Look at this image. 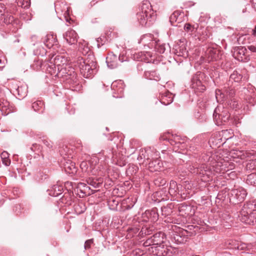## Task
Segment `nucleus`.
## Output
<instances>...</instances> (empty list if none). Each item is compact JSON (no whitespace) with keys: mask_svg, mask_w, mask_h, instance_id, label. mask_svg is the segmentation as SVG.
Returning <instances> with one entry per match:
<instances>
[{"mask_svg":"<svg viewBox=\"0 0 256 256\" xmlns=\"http://www.w3.org/2000/svg\"><path fill=\"white\" fill-rule=\"evenodd\" d=\"M198 28V25H192L189 23H186L184 26V30L187 32H195Z\"/></svg>","mask_w":256,"mask_h":256,"instance_id":"obj_30","label":"nucleus"},{"mask_svg":"<svg viewBox=\"0 0 256 256\" xmlns=\"http://www.w3.org/2000/svg\"><path fill=\"white\" fill-rule=\"evenodd\" d=\"M60 152L61 155L63 156L64 162H62V164L65 172L69 174H76L77 172V168L76 166L75 163L70 159L67 158L66 156V154L64 153L62 150Z\"/></svg>","mask_w":256,"mask_h":256,"instance_id":"obj_12","label":"nucleus"},{"mask_svg":"<svg viewBox=\"0 0 256 256\" xmlns=\"http://www.w3.org/2000/svg\"><path fill=\"white\" fill-rule=\"evenodd\" d=\"M248 48L252 52H256V46H248Z\"/></svg>","mask_w":256,"mask_h":256,"instance_id":"obj_50","label":"nucleus"},{"mask_svg":"<svg viewBox=\"0 0 256 256\" xmlns=\"http://www.w3.org/2000/svg\"><path fill=\"white\" fill-rule=\"evenodd\" d=\"M256 208L254 204L252 201H250L244 204L240 212L238 218L240 220L249 217L253 213H256Z\"/></svg>","mask_w":256,"mask_h":256,"instance_id":"obj_9","label":"nucleus"},{"mask_svg":"<svg viewBox=\"0 0 256 256\" xmlns=\"http://www.w3.org/2000/svg\"><path fill=\"white\" fill-rule=\"evenodd\" d=\"M68 59L62 56H56L54 58V68H57L58 71L62 67H64L67 64Z\"/></svg>","mask_w":256,"mask_h":256,"instance_id":"obj_19","label":"nucleus"},{"mask_svg":"<svg viewBox=\"0 0 256 256\" xmlns=\"http://www.w3.org/2000/svg\"><path fill=\"white\" fill-rule=\"evenodd\" d=\"M125 85L122 80H116L113 82L111 85L112 90L113 96L114 98H122Z\"/></svg>","mask_w":256,"mask_h":256,"instance_id":"obj_11","label":"nucleus"},{"mask_svg":"<svg viewBox=\"0 0 256 256\" xmlns=\"http://www.w3.org/2000/svg\"><path fill=\"white\" fill-rule=\"evenodd\" d=\"M202 77L201 72H198L192 79L191 88L196 93L203 92L206 90L205 86L202 84L200 80Z\"/></svg>","mask_w":256,"mask_h":256,"instance_id":"obj_10","label":"nucleus"},{"mask_svg":"<svg viewBox=\"0 0 256 256\" xmlns=\"http://www.w3.org/2000/svg\"><path fill=\"white\" fill-rule=\"evenodd\" d=\"M77 63L81 74L85 78L92 77L96 72L97 64L93 60H90L79 58Z\"/></svg>","mask_w":256,"mask_h":256,"instance_id":"obj_4","label":"nucleus"},{"mask_svg":"<svg viewBox=\"0 0 256 256\" xmlns=\"http://www.w3.org/2000/svg\"><path fill=\"white\" fill-rule=\"evenodd\" d=\"M124 55H120L118 58V62H124L125 60V59H124Z\"/></svg>","mask_w":256,"mask_h":256,"instance_id":"obj_52","label":"nucleus"},{"mask_svg":"<svg viewBox=\"0 0 256 256\" xmlns=\"http://www.w3.org/2000/svg\"><path fill=\"white\" fill-rule=\"evenodd\" d=\"M161 140H168L171 145L174 146V150L176 152H180L181 150H184L186 148V137H182L178 135H172L171 138H168L163 135L160 136Z\"/></svg>","mask_w":256,"mask_h":256,"instance_id":"obj_5","label":"nucleus"},{"mask_svg":"<svg viewBox=\"0 0 256 256\" xmlns=\"http://www.w3.org/2000/svg\"><path fill=\"white\" fill-rule=\"evenodd\" d=\"M148 44L149 48L154 47L156 50L160 54L164 53L166 50V44H162L160 41H152Z\"/></svg>","mask_w":256,"mask_h":256,"instance_id":"obj_21","label":"nucleus"},{"mask_svg":"<svg viewBox=\"0 0 256 256\" xmlns=\"http://www.w3.org/2000/svg\"><path fill=\"white\" fill-rule=\"evenodd\" d=\"M180 186L176 182L171 180L170 182L169 193L172 195L176 194L179 192Z\"/></svg>","mask_w":256,"mask_h":256,"instance_id":"obj_26","label":"nucleus"},{"mask_svg":"<svg viewBox=\"0 0 256 256\" xmlns=\"http://www.w3.org/2000/svg\"><path fill=\"white\" fill-rule=\"evenodd\" d=\"M20 88H18V92H20Z\"/></svg>","mask_w":256,"mask_h":256,"instance_id":"obj_56","label":"nucleus"},{"mask_svg":"<svg viewBox=\"0 0 256 256\" xmlns=\"http://www.w3.org/2000/svg\"><path fill=\"white\" fill-rule=\"evenodd\" d=\"M247 195L246 190L242 187L232 190L230 192V200L233 204L242 202Z\"/></svg>","mask_w":256,"mask_h":256,"instance_id":"obj_7","label":"nucleus"},{"mask_svg":"<svg viewBox=\"0 0 256 256\" xmlns=\"http://www.w3.org/2000/svg\"><path fill=\"white\" fill-rule=\"evenodd\" d=\"M173 101V96L171 94L168 93L165 95H162L160 98V102L164 105H168L171 104Z\"/></svg>","mask_w":256,"mask_h":256,"instance_id":"obj_29","label":"nucleus"},{"mask_svg":"<svg viewBox=\"0 0 256 256\" xmlns=\"http://www.w3.org/2000/svg\"><path fill=\"white\" fill-rule=\"evenodd\" d=\"M43 143L48 148H52V142L50 141H48L47 140H44Z\"/></svg>","mask_w":256,"mask_h":256,"instance_id":"obj_46","label":"nucleus"},{"mask_svg":"<svg viewBox=\"0 0 256 256\" xmlns=\"http://www.w3.org/2000/svg\"><path fill=\"white\" fill-rule=\"evenodd\" d=\"M137 19L140 24L146 26L154 18L155 16L152 10L150 3L146 0L144 1L139 8L136 14Z\"/></svg>","mask_w":256,"mask_h":256,"instance_id":"obj_3","label":"nucleus"},{"mask_svg":"<svg viewBox=\"0 0 256 256\" xmlns=\"http://www.w3.org/2000/svg\"><path fill=\"white\" fill-rule=\"evenodd\" d=\"M163 167V162L157 158L150 162L148 164V168L150 171L153 172L160 171Z\"/></svg>","mask_w":256,"mask_h":256,"instance_id":"obj_18","label":"nucleus"},{"mask_svg":"<svg viewBox=\"0 0 256 256\" xmlns=\"http://www.w3.org/2000/svg\"><path fill=\"white\" fill-rule=\"evenodd\" d=\"M87 182L88 184H89L90 185H91L94 188L98 187V182H96L94 181V180L93 179L89 178L87 180Z\"/></svg>","mask_w":256,"mask_h":256,"instance_id":"obj_42","label":"nucleus"},{"mask_svg":"<svg viewBox=\"0 0 256 256\" xmlns=\"http://www.w3.org/2000/svg\"><path fill=\"white\" fill-rule=\"evenodd\" d=\"M207 60L210 62V61L216 60L218 58L217 50L209 48L207 50L206 52Z\"/></svg>","mask_w":256,"mask_h":256,"instance_id":"obj_23","label":"nucleus"},{"mask_svg":"<svg viewBox=\"0 0 256 256\" xmlns=\"http://www.w3.org/2000/svg\"><path fill=\"white\" fill-rule=\"evenodd\" d=\"M31 38H32V41H34V42H36V40H37V39H38V37H37V36H36L34 35V36H32Z\"/></svg>","mask_w":256,"mask_h":256,"instance_id":"obj_54","label":"nucleus"},{"mask_svg":"<svg viewBox=\"0 0 256 256\" xmlns=\"http://www.w3.org/2000/svg\"><path fill=\"white\" fill-rule=\"evenodd\" d=\"M56 75L58 76L64 77L70 83H76L77 80V74L74 68L68 64L62 67L58 70Z\"/></svg>","mask_w":256,"mask_h":256,"instance_id":"obj_6","label":"nucleus"},{"mask_svg":"<svg viewBox=\"0 0 256 256\" xmlns=\"http://www.w3.org/2000/svg\"><path fill=\"white\" fill-rule=\"evenodd\" d=\"M145 246H148L150 245H154L153 242V238L152 236L150 238L148 239L144 244Z\"/></svg>","mask_w":256,"mask_h":256,"instance_id":"obj_43","label":"nucleus"},{"mask_svg":"<svg viewBox=\"0 0 256 256\" xmlns=\"http://www.w3.org/2000/svg\"><path fill=\"white\" fill-rule=\"evenodd\" d=\"M132 231L133 232L134 234H136L138 231V229L136 228H129L128 229V232H130Z\"/></svg>","mask_w":256,"mask_h":256,"instance_id":"obj_49","label":"nucleus"},{"mask_svg":"<svg viewBox=\"0 0 256 256\" xmlns=\"http://www.w3.org/2000/svg\"><path fill=\"white\" fill-rule=\"evenodd\" d=\"M176 54L180 56L186 57L188 56V51L186 46L184 44L179 46L176 49Z\"/></svg>","mask_w":256,"mask_h":256,"instance_id":"obj_27","label":"nucleus"},{"mask_svg":"<svg viewBox=\"0 0 256 256\" xmlns=\"http://www.w3.org/2000/svg\"><path fill=\"white\" fill-rule=\"evenodd\" d=\"M2 60H0V64H2Z\"/></svg>","mask_w":256,"mask_h":256,"instance_id":"obj_57","label":"nucleus"},{"mask_svg":"<svg viewBox=\"0 0 256 256\" xmlns=\"http://www.w3.org/2000/svg\"><path fill=\"white\" fill-rule=\"evenodd\" d=\"M141 42L144 44H147L148 46V43L152 42V41H156V40H153L152 36L151 34H146L140 40Z\"/></svg>","mask_w":256,"mask_h":256,"instance_id":"obj_32","label":"nucleus"},{"mask_svg":"<svg viewBox=\"0 0 256 256\" xmlns=\"http://www.w3.org/2000/svg\"><path fill=\"white\" fill-rule=\"evenodd\" d=\"M254 175L253 174H250L248 176V178L250 179V178H252L254 177Z\"/></svg>","mask_w":256,"mask_h":256,"instance_id":"obj_55","label":"nucleus"},{"mask_svg":"<svg viewBox=\"0 0 256 256\" xmlns=\"http://www.w3.org/2000/svg\"><path fill=\"white\" fill-rule=\"evenodd\" d=\"M44 44L48 48L58 44V41L56 36L48 34L44 40Z\"/></svg>","mask_w":256,"mask_h":256,"instance_id":"obj_20","label":"nucleus"},{"mask_svg":"<svg viewBox=\"0 0 256 256\" xmlns=\"http://www.w3.org/2000/svg\"><path fill=\"white\" fill-rule=\"evenodd\" d=\"M78 189H80V190L83 194H86V190L90 189V188L88 186L84 183L80 182L78 184Z\"/></svg>","mask_w":256,"mask_h":256,"instance_id":"obj_35","label":"nucleus"},{"mask_svg":"<svg viewBox=\"0 0 256 256\" xmlns=\"http://www.w3.org/2000/svg\"><path fill=\"white\" fill-rule=\"evenodd\" d=\"M218 112H220V107H217L214 112L213 116L214 120L216 122V124L218 126H220L222 124L223 122H228L230 118V114L227 109L223 108L220 113H218Z\"/></svg>","mask_w":256,"mask_h":256,"instance_id":"obj_8","label":"nucleus"},{"mask_svg":"<svg viewBox=\"0 0 256 256\" xmlns=\"http://www.w3.org/2000/svg\"><path fill=\"white\" fill-rule=\"evenodd\" d=\"M228 105L232 108H238V102L237 101L235 100L234 99H232L230 101H228Z\"/></svg>","mask_w":256,"mask_h":256,"instance_id":"obj_39","label":"nucleus"},{"mask_svg":"<svg viewBox=\"0 0 256 256\" xmlns=\"http://www.w3.org/2000/svg\"><path fill=\"white\" fill-rule=\"evenodd\" d=\"M240 221L246 224L253 226L256 225V213L252 214V215H250L249 217L242 219Z\"/></svg>","mask_w":256,"mask_h":256,"instance_id":"obj_28","label":"nucleus"},{"mask_svg":"<svg viewBox=\"0 0 256 256\" xmlns=\"http://www.w3.org/2000/svg\"><path fill=\"white\" fill-rule=\"evenodd\" d=\"M144 76L146 78L150 80L158 81L160 78V74L154 70L146 71Z\"/></svg>","mask_w":256,"mask_h":256,"instance_id":"obj_24","label":"nucleus"},{"mask_svg":"<svg viewBox=\"0 0 256 256\" xmlns=\"http://www.w3.org/2000/svg\"><path fill=\"white\" fill-rule=\"evenodd\" d=\"M234 56L238 60L242 62H246L250 60L249 56L247 54V50L245 47L238 46L235 48Z\"/></svg>","mask_w":256,"mask_h":256,"instance_id":"obj_13","label":"nucleus"},{"mask_svg":"<svg viewBox=\"0 0 256 256\" xmlns=\"http://www.w3.org/2000/svg\"><path fill=\"white\" fill-rule=\"evenodd\" d=\"M63 36L66 42L70 44H75L77 42L78 34L72 30H68L64 34Z\"/></svg>","mask_w":256,"mask_h":256,"instance_id":"obj_15","label":"nucleus"},{"mask_svg":"<svg viewBox=\"0 0 256 256\" xmlns=\"http://www.w3.org/2000/svg\"><path fill=\"white\" fill-rule=\"evenodd\" d=\"M192 256H198V255H192Z\"/></svg>","mask_w":256,"mask_h":256,"instance_id":"obj_58","label":"nucleus"},{"mask_svg":"<svg viewBox=\"0 0 256 256\" xmlns=\"http://www.w3.org/2000/svg\"><path fill=\"white\" fill-rule=\"evenodd\" d=\"M252 35L254 37H256V25L254 29L252 31Z\"/></svg>","mask_w":256,"mask_h":256,"instance_id":"obj_53","label":"nucleus"},{"mask_svg":"<svg viewBox=\"0 0 256 256\" xmlns=\"http://www.w3.org/2000/svg\"><path fill=\"white\" fill-rule=\"evenodd\" d=\"M237 250H246L248 248V246L246 244L244 243H240L238 244L237 247Z\"/></svg>","mask_w":256,"mask_h":256,"instance_id":"obj_41","label":"nucleus"},{"mask_svg":"<svg viewBox=\"0 0 256 256\" xmlns=\"http://www.w3.org/2000/svg\"><path fill=\"white\" fill-rule=\"evenodd\" d=\"M155 185L158 186H164L166 183V180L164 178H158L154 180Z\"/></svg>","mask_w":256,"mask_h":256,"instance_id":"obj_36","label":"nucleus"},{"mask_svg":"<svg viewBox=\"0 0 256 256\" xmlns=\"http://www.w3.org/2000/svg\"><path fill=\"white\" fill-rule=\"evenodd\" d=\"M0 20L6 24H11L14 20V18L8 13L6 6L2 3H0Z\"/></svg>","mask_w":256,"mask_h":256,"instance_id":"obj_14","label":"nucleus"},{"mask_svg":"<svg viewBox=\"0 0 256 256\" xmlns=\"http://www.w3.org/2000/svg\"><path fill=\"white\" fill-rule=\"evenodd\" d=\"M44 106V103L40 100H38L32 104V108L35 111H38L41 110Z\"/></svg>","mask_w":256,"mask_h":256,"instance_id":"obj_34","label":"nucleus"},{"mask_svg":"<svg viewBox=\"0 0 256 256\" xmlns=\"http://www.w3.org/2000/svg\"><path fill=\"white\" fill-rule=\"evenodd\" d=\"M106 62L108 66L111 68H116L118 65V58L116 54L112 52L108 54L106 58Z\"/></svg>","mask_w":256,"mask_h":256,"instance_id":"obj_16","label":"nucleus"},{"mask_svg":"<svg viewBox=\"0 0 256 256\" xmlns=\"http://www.w3.org/2000/svg\"><path fill=\"white\" fill-rule=\"evenodd\" d=\"M248 78V74L246 73V70H242L239 72L238 70L234 71L230 76L228 82L227 84L228 86H225L224 88V92H222L221 90H216V97L218 100V96H223L222 98L226 97V99L228 98H232L235 94L234 87L235 86L232 84L234 82L236 84H238L242 80H246Z\"/></svg>","mask_w":256,"mask_h":256,"instance_id":"obj_2","label":"nucleus"},{"mask_svg":"<svg viewBox=\"0 0 256 256\" xmlns=\"http://www.w3.org/2000/svg\"><path fill=\"white\" fill-rule=\"evenodd\" d=\"M0 156H1V158L2 160L3 159H6V158H8V154L6 152H3L1 154H0Z\"/></svg>","mask_w":256,"mask_h":256,"instance_id":"obj_48","label":"nucleus"},{"mask_svg":"<svg viewBox=\"0 0 256 256\" xmlns=\"http://www.w3.org/2000/svg\"><path fill=\"white\" fill-rule=\"evenodd\" d=\"M153 242L154 245L160 246L164 242L165 239L164 234L162 232H158L155 234L153 236Z\"/></svg>","mask_w":256,"mask_h":256,"instance_id":"obj_22","label":"nucleus"},{"mask_svg":"<svg viewBox=\"0 0 256 256\" xmlns=\"http://www.w3.org/2000/svg\"><path fill=\"white\" fill-rule=\"evenodd\" d=\"M80 167L82 170H86L88 168V164L86 162H82L80 164Z\"/></svg>","mask_w":256,"mask_h":256,"instance_id":"obj_47","label":"nucleus"},{"mask_svg":"<svg viewBox=\"0 0 256 256\" xmlns=\"http://www.w3.org/2000/svg\"><path fill=\"white\" fill-rule=\"evenodd\" d=\"M2 163L6 166H9L10 164V160L8 158L3 159L2 160Z\"/></svg>","mask_w":256,"mask_h":256,"instance_id":"obj_51","label":"nucleus"},{"mask_svg":"<svg viewBox=\"0 0 256 256\" xmlns=\"http://www.w3.org/2000/svg\"><path fill=\"white\" fill-rule=\"evenodd\" d=\"M174 239L177 244L183 243V238L178 234H176L174 236Z\"/></svg>","mask_w":256,"mask_h":256,"instance_id":"obj_40","label":"nucleus"},{"mask_svg":"<svg viewBox=\"0 0 256 256\" xmlns=\"http://www.w3.org/2000/svg\"><path fill=\"white\" fill-rule=\"evenodd\" d=\"M32 151L40 150V146L36 144H33L30 148Z\"/></svg>","mask_w":256,"mask_h":256,"instance_id":"obj_44","label":"nucleus"},{"mask_svg":"<svg viewBox=\"0 0 256 256\" xmlns=\"http://www.w3.org/2000/svg\"><path fill=\"white\" fill-rule=\"evenodd\" d=\"M102 154H100L98 156H94L92 158V162H96L97 160L98 161L97 168L94 166V169L96 168V170H98L100 171H101L103 170H105L106 168V160L107 158H104V160H102Z\"/></svg>","mask_w":256,"mask_h":256,"instance_id":"obj_17","label":"nucleus"},{"mask_svg":"<svg viewBox=\"0 0 256 256\" xmlns=\"http://www.w3.org/2000/svg\"><path fill=\"white\" fill-rule=\"evenodd\" d=\"M63 188L61 186L54 185L50 190L49 194L52 196H58L62 193Z\"/></svg>","mask_w":256,"mask_h":256,"instance_id":"obj_25","label":"nucleus"},{"mask_svg":"<svg viewBox=\"0 0 256 256\" xmlns=\"http://www.w3.org/2000/svg\"><path fill=\"white\" fill-rule=\"evenodd\" d=\"M16 2L18 6L24 8H28L30 4V0H16Z\"/></svg>","mask_w":256,"mask_h":256,"instance_id":"obj_33","label":"nucleus"},{"mask_svg":"<svg viewBox=\"0 0 256 256\" xmlns=\"http://www.w3.org/2000/svg\"><path fill=\"white\" fill-rule=\"evenodd\" d=\"M34 53L36 55L44 56L46 54V50L44 48H40V50L38 49L35 50H34Z\"/></svg>","mask_w":256,"mask_h":256,"instance_id":"obj_38","label":"nucleus"},{"mask_svg":"<svg viewBox=\"0 0 256 256\" xmlns=\"http://www.w3.org/2000/svg\"><path fill=\"white\" fill-rule=\"evenodd\" d=\"M42 66V60H35L34 61V64H32V66L36 70H38L41 68Z\"/></svg>","mask_w":256,"mask_h":256,"instance_id":"obj_37","label":"nucleus"},{"mask_svg":"<svg viewBox=\"0 0 256 256\" xmlns=\"http://www.w3.org/2000/svg\"><path fill=\"white\" fill-rule=\"evenodd\" d=\"M209 166L202 164L199 168H194L192 172L200 175L202 180L204 182L209 181L216 174L226 173L230 178H234L236 177L234 172L228 173L234 167L233 162L226 160L218 155L214 156Z\"/></svg>","mask_w":256,"mask_h":256,"instance_id":"obj_1","label":"nucleus"},{"mask_svg":"<svg viewBox=\"0 0 256 256\" xmlns=\"http://www.w3.org/2000/svg\"><path fill=\"white\" fill-rule=\"evenodd\" d=\"M92 243V240H88L86 241L84 244L85 249L89 248L90 247L91 244Z\"/></svg>","mask_w":256,"mask_h":256,"instance_id":"obj_45","label":"nucleus"},{"mask_svg":"<svg viewBox=\"0 0 256 256\" xmlns=\"http://www.w3.org/2000/svg\"><path fill=\"white\" fill-rule=\"evenodd\" d=\"M180 13L178 11H176L170 16V22L172 23L174 22H178V23L181 22V18H179Z\"/></svg>","mask_w":256,"mask_h":256,"instance_id":"obj_31","label":"nucleus"}]
</instances>
